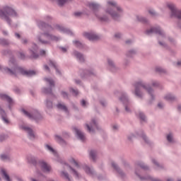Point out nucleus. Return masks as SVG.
I'll return each mask as SVG.
<instances>
[{"mask_svg": "<svg viewBox=\"0 0 181 181\" xmlns=\"http://www.w3.org/2000/svg\"><path fill=\"white\" fill-rule=\"evenodd\" d=\"M108 9L106 11V13L112 16V17L116 20L120 16L122 12V8L117 6L116 2L113 1H107Z\"/></svg>", "mask_w": 181, "mask_h": 181, "instance_id": "nucleus-1", "label": "nucleus"}, {"mask_svg": "<svg viewBox=\"0 0 181 181\" xmlns=\"http://www.w3.org/2000/svg\"><path fill=\"white\" fill-rule=\"evenodd\" d=\"M4 71L7 74H11V75L19 74L25 75L28 76H31L36 74V72L35 71H25L23 68H19V67H17L16 66H15V67L13 68V70L8 68H5Z\"/></svg>", "mask_w": 181, "mask_h": 181, "instance_id": "nucleus-2", "label": "nucleus"}, {"mask_svg": "<svg viewBox=\"0 0 181 181\" xmlns=\"http://www.w3.org/2000/svg\"><path fill=\"white\" fill-rule=\"evenodd\" d=\"M17 16V13L11 7H4L3 10H0V17L5 20L8 23H10L9 17Z\"/></svg>", "mask_w": 181, "mask_h": 181, "instance_id": "nucleus-3", "label": "nucleus"}, {"mask_svg": "<svg viewBox=\"0 0 181 181\" xmlns=\"http://www.w3.org/2000/svg\"><path fill=\"white\" fill-rule=\"evenodd\" d=\"M38 40L42 44H47L50 40L59 41L60 38L54 35H49L48 33H44L41 34Z\"/></svg>", "mask_w": 181, "mask_h": 181, "instance_id": "nucleus-4", "label": "nucleus"}, {"mask_svg": "<svg viewBox=\"0 0 181 181\" xmlns=\"http://www.w3.org/2000/svg\"><path fill=\"white\" fill-rule=\"evenodd\" d=\"M141 88L146 89L147 92H148V94H150L152 97V94H151L152 90L151 88H147L141 82L136 83V92H135L136 96L139 98H141V95L140 93V90L141 89Z\"/></svg>", "mask_w": 181, "mask_h": 181, "instance_id": "nucleus-5", "label": "nucleus"}, {"mask_svg": "<svg viewBox=\"0 0 181 181\" xmlns=\"http://www.w3.org/2000/svg\"><path fill=\"white\" fill-rule=\"evenodd\" d=\"M168 7L171 11V17L181 19V11L177 10L173 4H168Z\"/></svg>", "mask_w": 181, "mask_h": 181, "instance_id": "nucleus-6", "label": "nucleus"}, {"mask_svg": "<svg viewBox=\"0 0 181 181\" xmlns=\"http://www.w3.org/2000/svg\"><path fill=\"white\" fill-rule=\"evenodd\" d=\"M146 33L150 35L151 33H157L160 35H163V33L160 28H151L150 30H146Z\"/></svg>", "mask_w": 181, "mask_h": 181, "instance_id": "nucleus-7", "label": "nucleus"}, {"mask_svg": "<svg viewBox=\"0 0 181 181\" xmlns=\"http://www.w3.org/2000/svg\"><path fill=\"white\" fill-rule=\"evenodd\" d=\"M74 130L75 131L76 135L81 141H85L86 136L79 129H76V127H74Z\"/></svg>", "mask_w": 181, "mask_h": 181, "instance_id": "nucleus-8", "label": "nucleus"}, {"mask_svg": "<svg viewBox=\"0 0 181 181\" xmlns=\"http://www.w3.org/2000/svg\"><path fill=\"white\" fill-rule=\"evenodd\" d=\"M21 129H24L25 132L28 133L30 139H34L35 136L31 129L30 127H21Z\"/></svg>", "mask_w": 181, "mask_h": 181, "instance_id": "nucleus-9", "label": "nucleus"}, {"mask_svg": "<svg viewBox=\"0 0 181 181\" xmlns=\"http://www.w3.org/2000/svg\"><path fill=\"white\" fill-rule=\"evenodd\" d=\"M40 167L44 172H49L51 170V167L49 165L47 164L45 162L40 163Z\"/></svg>", "mask_w": 181, "mask_h": 181, "instance_id": "nucleus-10", "label": "nucleus"}, {"mask_svg": "<svg viewBox=\"0 0 181 181\" xmlns=\"http://www.w3.org/2000/svg\"><path fill=\"white\" fill-rule=\"evenodd\" d=\"M1 175L3 177V178L6 180V181H11V180L10 179L9 175L7 174L6 171L5 169L2 168L1 170Z\"/></svg>", "mask_w": 181, "mask_h": 181, "instance_id": "nucleus-11", "label": "nucleus"}, {"mask_svg": "<svg viewBox=\"0 0 181 181\" xmlns=\"http://www.w3.org/2000/svg\"><path fill=\"white\" fill-rule=\"evenodd\" d=\"M0 98L3 100H6L8 103H10V105H11L13 103L12 99L10 97H8L7 95L0 94Z\"/></svg>", "mask_w": 181, "mask_h": 181, "instance_id": "nucleus-12", "label": "nucleus"}, {"mask_svg": "<svg viewBox=\"0 0 181 181\" xmlns=\"http://www.w3.org/2000/svg\"><path fill=\"white\" fill-rule=\"evenodd\" d=\"M0 114L1 115L2 119L4 122H6V124H8V119H7L6 116V112L4 110H2L0 107Z\"/></svg>", "mask_w": 181, "mask_h": 181, "instance_id": "nucleus-13", "label": "nucleus"}, {"mask_svg": "<svg viewBox=\"0 0 181 181\" xmlns=\"http://www.w3.org/2000/svg\"><path fill=\"white\" fill-rule=\"evenodd\" d=\"M55 141L62 146H64L66 144L64 140H63L59 136H55Z\"/></svg>", "mask_w": 181, "mask_h": 181, "instance_id": "nucleus-14", "label": "nucleus"}, {"mask_svg": "<svg viewBox=\"0 0 181 181\" xmlns=\"http://www.w3.org/2000/svg\"><path fill=\"white\" fill-rule=\"evenodd\" d=\"M21 111L23 112V114L27 116L30 119H36V116L30 115V113L25 111L24 109L21 110Z\"/></svg>", "mask_w": 181, "mask_h": 181, "instance_id": "nucleus-15", "label": "nucleus"}, {"mask_svg": "<svg viewBox=\"0 0 181 181\" xmlns=\"http://www.w3.org/2000/svg\"><path fill=\"white\" fill-rule=\"evenodd\" d=\"M98 130L97 122L95 119L92 120V132H96Z\"/></svg>", "mask_w": 181, "mask_h": 181, "instance_id": "nucleus-16", "label": "nucleus"}, {"mask_svg": "<svg viewBox=\"0 0 181 181\" xmlns=\"http://www.w3.org/2000/svg\"><path fill=\"white\" fill-rule=\"evenodd\" d=\"M64 168L69 169L71 173H73L76 177H78V174L77 173V172L74 170L71 166H69L68 165H65Z\"/></svg>", "mask_w": 181, "mask_h": 181, "instance_id": "nucleus-17", "label": "nucleus"}, {"mask_svg": "<svg viewBox=\"0 0 181 181\" xmlns=\"http://www.w3.org/2000/svg\"><path fill=\"white\" fill-rule=\"evenodd\" d=\"M57 109L62 110V111L68 112L67 107H66L64 105H62V103H58V105H57Z\"/></svg>", "mask_w": 181, "mask_h": 181, "instance_id": "nucleus-18", "label": "nucleus"}, {"mask_svg": "<svg viewBox=\"0 0 181 181\" xmlns=\"http://www.w3.org/2000/svg\"><path fill=\"white\" fill-rule=\"evenodd\" d=\"M69 163L77 168H80V164H78V162L76 161L74 158H71L69 160Z\"/></svg>", "mask_w": 181, "mask_h": 181, "instance_id": "nucleus-19", "label": "nucleus"}, {"mask_svg": "<svg viewBox=\"0 0 181 181\" xmlns=\"http://www.w3.org/2000/svg\"><path fill=\"white\" fill-rule=\"evenodd\" d=\"M49 66H52L53 68H54V69L56 70L57 73L60 74L59 71V69L57 66V64L54 62L52 61V60H49Z\"/></svg>", "mask_w": 181, "mask_h": 181, "instance_id": "nucleus-20", "label": "nucleus"}, {"mask_svg": "<svg viewBox=\"0 0 181 181\" xmlns=\"http://www.w3.org/2000/svg\"><path fill=\"white\" fill-rule=\"evenodd\" d=\"M75 55L76 56V57L81 62H83L84 61V57L83 55H82L81 53L78 52H76Z\"/></svg>", "mask_w": 181, "mask_h": 181, "instance_id": "nucleus-21", "label": "nucleus"}, {"mask_svg": "<svg viewBox=\"0 0 181 181\" xmlns=\"http://www.w3.org/2000/svg\"><path fill=\"white\" fill-rule=\"evenodd\" d=\"M45 81H47V83H48L51 86V87H54V81H52V79L45 78Z\"/></svg>", "mask_w": 181, "mask_h": 181, "instance_id": "nucleus-22", "label": "nucleus"}, {"mask_svg": "<svg viewBox=\"0 0 181 181\" xmlns=\"http://www.w3.org/2000/svg\"><path fill=\"white\" fill-rule=\"evenodd\" d=\"M62 176L63 177H64L66 180L71 181L70 177H69L68 173H64V172H62Z\"/></svg>", "mask_w": 181, "mask_h": 181, "instance_id": "nucleus-23", "label": "nucleus"}, {"mask_svg": "<svg viewBox=\"0 0 181 181\" xmlns=\"http://www.w3.org/2000/svg\"><path fill=\"white\" fill-rule=\"evenodd\" d=\"M165 98L167 100H170V101H173V100H175V97L173 96L171 94H168Z\"/></svg>", "mask_w": 181, "mask_h": 181, "instance_id": "nucleus-24", "label": "nucleus"}, {"mask_svg": "<svg viewBox=\"0 0 181 181\" xmlns=\"http://www.w3.org/2000/svg\"><path fill=\"white\" fill-rule=\"evenodd\" d=\"M100 37L97 34H95V33H92V34H91V40H97Z\"/></svg>", "mask_w": 181, "mask_h": 181, "instance_id": "nucleus-25", "label": "nucleus"}, {"mask_svg": "<svg viewBox=\"0 0 181 181\" xmlns=\"http://www.w3.org/2000/svg\"><path fill=\"white\" fill-rule=\"evenodd\" d=\"M69 0H57V4L59 6H63L66 4V2H69Z\"/></svg>", "mask_w": 181, "mask_h": 181, "instance_id": "nucleus-26", "label": "nucleus"}, {"mask_svg": "<svg viewBox=\"0 0 181 181\" xmlns=\"http://www.w3.org/2000/svg\"><path fill=\"white\" fill-rule=\"evenodd\" d=\"M83 37H86V39H88L89 40H90L91 39V35L90 33H83Z\"/></svg>", "mask_w": 181, "mask_h": 181, "instance_id": "nucleus-27", "label": "nucleus"}, {"mask_svg": "<svg viewBox=\"0 0 181 181\" xmlns=\"http://www.w3.org/2000/svg\"><path fill=\"white\" fill-rule=\"evenodd\" d=\"M98 8H99V6L98 4H96L95 3H92L91 4V8H92V10L95 11V10L98 9Z\"/></svg>", "mask_w": 181, "mask_h": 181, "instance_id": "nucleus-28", "label": "nucleus"}, {"mask_svg": "<svg viewBox=\"0 0 181 181\" xmlns=\"http://www.w3.org/2000/svg\"><path fill=\"white\" fill-rule=\"evenodd\" d=\"M139 117L141 120L146 121V116L144 115V113L139 112Z\"/></svg>", "mask_w": 181, "mask_h": 181, "instance_id": "nucleus-29", "label": "nucleus"}, {"mask_svg": "<svg viewBox=\"0 0 181 181\" xmlns=\"http://www.w3.org/2000/svg\"><path fill=\"white\" fill-rule=\"evenodd\" d=\"M1 159L2 160H7L9 159V156H8V155H6V154H2V155L1 156Z\"/></svg>", "mask_w": 181, "mask_h": 181, "instance_id": "nucleus-30", "label": "nucleus"}, {"mask_svg": "<svg viewBox=\"0 0 181 181\" xmlns=\"http://www.w3.org/2000/svg\"><path fill=\"white\" fill-rule=\"evenodd\" d=\"M167 140L170 142V143H173V134H169L167 136Z\"/></svg>", "mask_w": 181, "mask_h": 181, "instance_id": "nucleus-31", "label": "nucleus"}, {"mask_svg": "<svg viewBox=\"0 0 181 181\" xmlns=\"http://www.w3.org/2000/svg\"><path fill=\"white\" fill-rule=\"evenodd\" d=\"M47 148H48V150L52 152V153L55 154L56 151L54 149H53L50 146L47 145Z\"/></svg>", "mask_w": 181, "mask_h": 181, "instance_id": "nucleus-32", "label": "nucleus"}, {"mask_svg": "<svg viewBox=\"0 0 181 181\" xmlns=\"http://www.w3.org/2000/svg\"><path fill=\"white\" fill-rule=\"evenodd\" d=\"M32 54L30 55V57L33 59H37L38 57V55L35 54V52L34 51H31Z\"/></svg>", "mask_w": 181, "mask_h": 181, "instance_id": "nucleus-33", "label": "nucleus"}, {"mask_svg": "<svg viewBox=\"0 0 181 181\" xmlns=\"http://www.w3.org/2000/svg\"><path fill=\"white\" fill-rule=\"evenodd\" d=\"M74 43L78 47H82V44L80 42L77 41V40L74 41Z\"/></svg>", "mask_w": 181, "mask_h": 181, "instance_id": "nucleus-34", "label": "nucleus"}, {"mask_svg": "<svg viewBox=\"0 0 181 181\" xmlns=\"http://www.w3.org/2000/svg\"><path fill=\"white\" fill-rule=\"evenodd\" d=\"M91 158H92V160H95V158H96V152L95 151H92Z\"/></svg>", "mask_w": 181, "mask_h": 181, "instance_id": "nucleus-35", "label": "nucleus"}, {"mask_svg": "<svg viewBox=\"0 0 181 181\" xmlns=\"http://www.w3.org/2000/svg\"><path fill=\"white\" fill-rule=\"evenodd\" d=\"M84 170H85V172H86L88 174H90V168L88 167L87 165H85Z\"/></svg>", "mask_w": 181, "mask_h": 181, "instance_id": "nucleus-36", "label": "nucleus"}, {"mask_svg": "<svg viewBox=\"0 0 181 181\" xmlns=\"http://www.w3.org/2000/svg\"><path fill=\"white\" fill-rule=\"evenodd\" d=\"M74 15H75V16H76V17H80V16H83V13L82 12H75L74 13Z\"/></svg>", "mask_w": 181, "mask_h": 181, "instance_id": "nucleus-37", "label": "nucleus"}, {"mask_svg": "<svg viewBox=\"0 0 181 181\" xmlns=\"http://www.w3.org/2000/svg\"><path fill=\"white\" fill-rule=\"evenodd\" d=\"M51 92H52L51 89H49V90H47L46 88L43 89V93L45 94H49V93H51Z\"/></svg>", "mask_w": 181, "mask_h": 181, "instance_id": "nucleus-38", "label": "nucleus"}, {"mask_svg": "<svg viewBox=\"0 0 181 181\" xmlns=\"http://www.w3.org/2000/svg\"><path fill=\"white\" fill-rule=\"evenodd\" d=\"M70 91L72 92V93H74V95H77L78 94V90H74L73 88H71Z\"/></svg>", "mask_w": 181, "mask_h": 181, "instance_id": "nucleus-39", "label": "nucleus"}, {"mask_svg": "<svg viewBox=\"0 0 181 181\" xmlns=\"http://www.w3.org/2000/svg\"><path fill=\"white\" fill-rule=\"evenodd\" d=\"M137 19H138L139 21H141V22H144V23L146 22V20L144 18L140 17V18H139V17L138 16Z\"/></svg>", "mask_w": 181, "mask_h": 181, "instance_id": "nucleus-40", "label": "nucleus"}, {"mask_svg": "<svg viewBox=\"0 0 181 181\" xmlns=\"http://www.w3.org/2000/svg\"><path fill=\"white\" fill-rule=\"evenodd\" d=\"M156 70L157 72H159V73H164L165 72L164 69H163L162 68H156Z\"/></svg>", "mask_w": 181, "mask_h": 181, "instance_id": "nucleus-41", "label": "nucleus"}, {"mask_svg": "<svg viewBox=\"0 0 181 181\" xmlns=\"http://www.w3.org/2000/svg\"><path fill=\"white\" fill-rule=\"evenodd\" d=\"M120 100H122L123 102H127V98L124 95H123V96L122 98H120Z\"/></svg>", "mask_w": 181, "mask_h": 181, "instance_id": "nucleus-42", "label": "nucleus"}, {"mask_svg": "<svg viewBox=\"0 0 181 181\" xmlns=\"http://www.w3.org/2000/svg\"><path fill=\"white\" fill-rule=\"evenodd\" d=\"M81 105H82L83 107H86V106L87 105V102H86V100H82L81 101Z\"/></svg>", "mask_w": 181, "mask_h": 181, "instance_id": "nucleus-43", "label": "nucleus"}, {"mask_svg": "<svg viewBox=\"0 0 181 181\" xmlns=\"http://www.w3.org/2000/svg\"><path fill=\"white\" fill-rule=\"evenodd\" d=\"M148 13H150L151 16L156 15V13L153 10H148Z\"/></svg>", "mask_w": 181, "mask_h": 181, "instance_id": "nucleus-44", "label": "nucleus"}, {"mask_svg": "<svg viewBox=\"0 0 181 181\" xmlns=\"http://www.w3.org/2000/svg\"><path fill=\"white\" fill-rule=\"evenodd\" d=\"M115 37L117 38V39H119L121 37V34L120 33H116L115 35Z\"/></svg>", "mask_w": 181, "mask_h": 181, "instance_id": "nucleus-45", "label": "nucleus"}, {"mask_svg": "<svg viewBox=\"0 0 181 181\" xmlns=\"http://www.w3.org/2000/svg\"><path fill=\"white\" fill-rule=\"evenodd\" d=\"M52 106V103L51 102H47V107H51Z\"/></svg>", "mask_w": 181, "mask_h": 181, "instance_id": "nucleus-46", "label": "nucleus"}, {"mask_svg": "<svg viewBox=\"0 0 181 181\" xmlns=\"http://www.w3.org/2000/svg\"><path fill=\"white\" fill-rule=\"evenodd\" d=\"M62 95H63V97H64V98H68V94H67V93L62 92Z\"/></svg>", "mask_w": 181, "mask_h": 181, "instance_id": "nucleus-47", "label": "nucleus"}, {"mask_svg": "<svg viewBox=\"0 0 181 181\" xmlns=\"http://www.w3.org/2000/svg\"><path fill=\"white\" fill-rule=\"evenodd\" d=\"M20 58H21V59H24V58H25V55H24V54H23L22 52L20 53Z\"/></svg>", "mask_w": 181, "mask_h": 181, "instance_id": "nucleus-48", "label": "nucleus"}, {"mask_svg": "<svg viewBox=\"0 0 181 181\" xmlns=\"http://www.w3.org/2000/svg\"><path fill=\"white\" fill-rule=\"evenodd\" d=\"M40 55H45L46 54V52L45 50H41L40 52Z\"/></svg>", "mask_w": 181, "mask_h": 181, "instance_id": "nucleus-49", "label": "nucleus"}, {"mask_svg": "<svg viewBox=\"0 0 181 181\" xmlns=\"http://www.w3.org/2000/svg\"><path fill=\"white\" fill-rule=\"evenodd\" d=\"M43 25L45 28H47V29L49 30L51 29V27H49V25H46L45 23H43Z\"/></svg>", "mask_w": 181, "mask_h": 181, "instance_id": "nucleus-50", "label": "nucleus"}, {"mask_svg": "<svg viewBox=\"0 0 181 181\" xmlns=\"http://www.w3.org/2000/svg\"><path fill=\"white\" fill-rule=\"evenodd\" d=\"M107 62H108V64H109L110 65L113 66V63H112V62L111 59H108V60H107Z\"/></svg>", "mask_w": 181, "mask_h": 181, "instance_id": "nucleus-51", "label": "nucleus"}, {"mask_svg": "<svg viewBox=\"0 0 181 181\" xmlns=\"http://www.w3.org/2000/svg\"><path fill=\"white\" fill-rule=\"evenodd\" d=\"M112 167L115 169V170H118V167L117 166V165L115 163H112Z\"/></svg>", "mask_w": 181, "mask_h": 181, "instance_id": "nucleus-52", "label": "nucleus"}, {"mask_svg": "<svg viewBox=\"0 0 181 181\" xmlns=\"http://www.w3.org/2000/svg\"><path fill=\"white\" fill-rule=\"evenodd\" d=\"M141 168L144 170H147L148 167L146 165H141Z\"/></svg>", "mask_w": 181, "mask_h": 181, "instance_id": "nucleus-53", "label": "nucleus"}, {"mask_svg": "<svg viewBox=\"0 0 181 181\" xmlns=\"http://www.w3.org/2000/svg\"><path fill=\"white\" fill-rule=\"evenodd\" d=\"M58 30H62V31H64V28H63L62 27L60 26H57Z\"/></svg>", "mask_w": 181, "mask_h": 181, "instance_id": "nucleus-54", "label": "nucleus"}, {"mask_svg": "<svg viewBox=\"0 0 181 181\" xmlns=\"http://www.w3.org/2000/svg\"><path fill=\"white\" fill-rule=\"evenodd\" d=\"M158 107L159 108H163V103H158Z\"/></svg>", "mask_w": 181, "mask_h": 181, "instance_id": "nucleus-55", "label": "nucleus"}, {"mask_svg": "<svg viewBox=\"0 0 181 181\" xmlns=\"http://www.w3.org/2000/svg\"><path fill=\"white\" fill-rule=\"evenodd\" d=\"M153 163L157 166L159 167V164L155 161V160H153Z\"/></svg>", "mask_w": 181, "mask_h": 181, "instance_id": "nucleus-56", "label": "nucleus"}, {"mask_svg": "<svg viewBox=\"0 0 181 181\" xmlns=\"http://www.w3.org/2000/svg\"><path fill=\"white\" fill-rule=\"evenodd\" d=\"M86 127L88 132H90V127L88 124H86Z\"/></svg>", "mask_w": 181, "mask_h": 181, "instance_id": "nucleus-57", "label": "nucleus"}, {"mask_svg": "<svg viewBox=\"0 0 181 181\" xmlns=\"http://www.w3.org/2000/svg\"><path fill=\"white\" fill-rule=\"evenodd\" d=\"M99 18L102 21H107V18Z\"/></svg>", "mask_w": 181, "mask_h": 181, "instance_id": "nucleus-58", "label": "nucleus"}, {"mask_svg": "<svg viewBox=\"0 0 181 181\" xmlns=\"http://www.w3.org/2000/svg\"><path fill=\"white\" fill-rule=\"evenodd\" d=\"M44 67H45V70L49 71V67L47 65H45Z\"/></svg>", "mask_w": 181, "mask_h": 181, "instance_id": "nucleus-59", "label": "nucleus"}, {"mask_svg": "<svg viewBox=\"0 0 181 181\" xmlns=\"http://www.w3.org/2000/svg\"><path fill=\"white\" fill-rule=\"evenodd\" d=\"M16 37H17V38H20L21 37V35H20V34L19 33H16Z\"/></svg>", "mask_w": 181, "mask_h": 181, "instance_id": "nucleus-60", "label": "nucleus"}, {"mask_svg": "<svg viewBox=\"0 0 181 181\" xmlns=\"http://www.w3.org/2000/svg\"><path fill=\"white\" fill-rule=\"evenodd\" d=\"M151 181H160L158 179L156 178H151Z\"/></svg>", "mask_w": 181, "mask_h": 181, "instance_id": "nucleus-61", "label": "nucleus"}, {"mask_svg": "<svg viewBox=\"0 0 181 181\" xmlns=\"http://www.w3.org/2000/svg\"><path fill=\"white\" fill-rule=\"evenodd\" d=\"M62 50L64 52H65L67 51V49H66V48H64V47H62Z\"/></svg>", "mask_w": 181, "mask_h": 181, "instance_id": "nucleus-62", "label": "nucleus"}, {"mask_svg": "<svg viewBox=\"0 0 181 181\" xmlns=\"http://www.w3.org/2000/svg\"><path fill=\"white\" fill-rule=\"evenodd\" d=\"M143 139L144 140L145 142H147L146 136H143Z\"/></svg>", "mask_w": 181, "mask_h": 181, "instance_id": "nucleus-63", "label": "nucleus"}, {"mask_svg": "<svg viewBox=\"0 0 181 181\" xmlns=\"http://www.w3.org/2000/svg\"><path fill=\"white\" fill-rule=\"evenodd\" d=\"M23 44H26V43H27V40H23Z\"/></svg>", "mask_w": 181, "mask_h": 181, "instance_id": "nucleus-64", "label": "nucleus"}]
</instances>
